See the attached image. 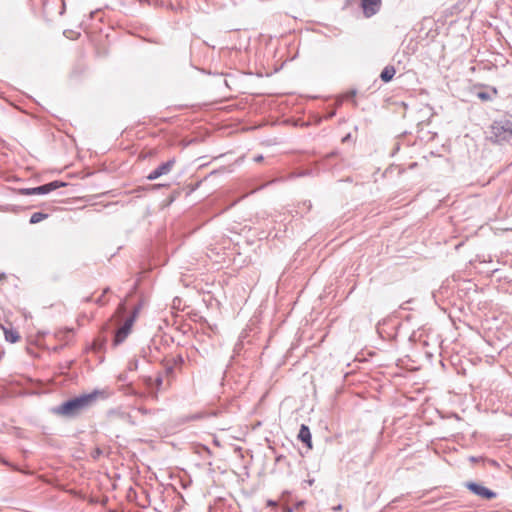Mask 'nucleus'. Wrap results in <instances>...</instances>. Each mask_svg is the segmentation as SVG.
<instances>
[{
  "mask_svg": "<svg viewBox=\"0 0 512 512\" xmlns=\"http://www.w3.org/2000/svg\"><path fill=\"white\" fill-rule=\"evenodd\" d=\"M105 392L95 389L91 393L82 394L77 397L68 399L62 404L52 408V412L65 418H75L83 411L92 407L99 396H104Z\"/></svg>",
  "mask_w": 512,
  "mask_h": 512,
  "instance_id": "obj_1",
  "label": "nucleus"
},
{
  "mask_svg": "<svg viewBox=\"0 0 512 512\" xmlns=\"http://www.w3.org/2000/svg\"><path fill=\"white\" fill-rule=\"evenodd\" d=\"M490 139L496 143L508 142L512 139V119L496 120L490 127Z\"/></svg>",
  "mask_w": 512,
  "mask_h": 512,
  "instance_id": "obj_2",
  "label": "nucleus"
},
{
  "mask_svg": "<svg viewBox=\"0 0 512 512\" xmlns=\"http://www.w3.org/2000/svg\"><path fill=\"white\" fill-rule=\"evenodd\" d=\"M67 186L66 182L55 180L49 183H46L41 186L33 187V188H22L19 189V194L22 195H45L48 194L58 188Z\"/></svg>",
  "mask_w": 512,
  "mask_h": 512,
  "instance_id": "obj_3",
  "label": "nucleus"
},
{
  "mask_svg": "<svg viewBox=\"0 0 512 512\" xmlns=\"http://www.w3.org/2000/svg\"><path fill=\"white\" fill-rule=\"evenodd\" d=\"M138 309H134L133 313L124 321L123 325L118 328L115 332L113 345L118 346L125 341L132 330V326L135 322Z\"/></svg>",
  "mask_w": 512,
  "mask_h": 512,
  "instance_id": "obj_4",
  "label": "nucleus"
},
{
  "mask_svg": "<svg viewBox=\"0 0 512 512\" xmlns=\"http://www.w3.org/2000/svg\"><path fill=\"white\" fill-rule=\"evenodd\" d=\"M464 486L473 494L486 500L494 499L497 496L494 491L476 482H466Z\"/></svg>",
  "mask_w": 512,
  "mask_h": 512,
  "instance_id": "obj_5",
  "label": "nucleus"
},
{
  "mask_svg": "<svg viewBox=\"0 0 512 512\" xmlns=\"http://www.w3.org/2000/svg\"><path fill=\"white\" fill-rule=\"evenodd\" d=\"M176 163L175 158H171L168 161L160 164L157 168L152 170L148 175L147 179L150 181L156 180L163 175H167L171 172Z\"/></svg>",
  "mask_w": 512,
  "mask_h": 512,
  "instance_id": "obj_6",
  "label": "nucleus"
},
{
  "mask_svg": "<svg viewBox=\"0 0 512 512\" xmlns=\"http://www.w3.org/2000/svg\"><path fill=\"white\" fill-rule=\"evenodd\" d=\"M361 7L366 18L377 14L381 7V0H361Z\"/></svg>",
  "mask_w": 512,
  "mask_h": 512,
  "instance_id": "obj_7",
  "label": "nucleus"
},
{
  "mask_svg": "<svg viewBox=\"0 0 512 512\" xmlns=\"http://www.w3.org/2000/svg\"><path fill=\"white\" fill-rule=\"evenodd\" d=\"M298 438L305 443L308 448H312V436L308 426L304 424L301 425Z\"/></svg>",
  "mask_w": 512,
  "mask_h": 512,
  "instance_id": "obj_8",
  "label": "nucleus"
},
{
  "mask_svg": "<svg viewBox=\"0 0 512 512\" xmlns=\"http://www.w3.org/2000/svg\"><path fill=\"white\" fill-rule=\"evenodd\" d=\"M395 73H396L395 67L393 65H387L382 70V72L380 74V79L383 82L388 83L393 79V77L395 76Z\"/></svg>",
  "mask_w": 512,
  "mask_h": 512,
  "instance_id": "obj_9",
  "label": "nucleus"
},
{
  "mask_svg": "<svg viewBox=\"0 0 512 512\" xmlns=\"http://www.w3.org/2000/svg\"><path fill=\"white\" fill-rule=\"evenodd\" d=\"M5 339L10 343H16L20 339L19 333L14 329H5Z\"/></svg>",
  "mask_w": 512,
  "mask_h": 512,
  "instance_id": "obj_10",
  "label": "nucleus"
},
{
  "mask_svg": "<svg viewBox=\"0 0 512 512\" xmlns=\"http://www.w3.org/2000/svg\"><path fill=\"white\" fill-rule=\"evenodd\" d=\"M48 217V214L42 213V212H35L30 217V224H37L41 222L42 220L46 219Z\"/></svg>",
  "mask_w": 512,
  "mask_h": 512,
  "instance_id": "obj_11",
  "label": "nucleus"
},
{
  "mask_svg": "<svg viewBox=\"0 0 512 512\" xmlns=\"http://www.w3.org/2000/svg\"><path fill=\"white\" fill-rule=\"evenodd\" d=\"M477 96H478V98H479V99H481V100H483V101L490 100V98H491V97H490V95H489V93H487V92H479V93L477 94Z\"/></svg>",
  "mask_w": 512,
  "mask_h": 512,
  "instance_id": "obj_12",
  "label": "nucleus"
},
{
  "mask_svg": "<svg viewBox=\"0 0 512 512\" xmlns=\"http://www.w3.org/2000/svg\"><path fill=\"white\" fill-rule=\"evenodd\" d=\"M162 383H163V379H162V377H160V376H159V377H157V378L155 379V384H156L157 389H160V387H161Z\"/></svg>",
  "mask_w": 512,
  "mask_h": 512,
  "instance_id": "obj_13",
  "label": "nucleus"
},
{
  "mask_svg": "<svg viewBox=\"0 0 512 512\" xmlns=\"http://www.w3.org/2000/svg\"><path fill=\"white\" fill-rule=\"evenodd\" d=\"M266 505L268 507H276L278 504L276 501L269 499V500H267Z\"/></svg>",
  "mask_w": 512,
  "mask_h": 512,
  "instance_id": "obj_14",
  "label": "nucleus"
},
{
  "mask_svg": "<svg viewBox=\"0 0 512 512\" xmlns=\"http://www.w3.org/2000/svg\"><path fill=\"white\" fill-rule=\"evenodd\" d=\"M262 160H263V156H262V155H258V156H256V157L254 158V161H255V162H260V161H262Z\"/></svg>",
  "mask_w": 512,
  "mask_h": 512,
  "instance_id": "obj_15",
  "label": "nucleus"
},
{
  "mask_svg": "<svg viewBox=\"0 0 512 512\" xmlns=\"http://www.w3.org/2000/svg\"><path fill=\"white\" fill-rule=\"evenodd\" d=\"M103 296H104V295H101V296L97 299V301H96V302H97L98 304H100V305H102V304H103Z\"/></svg>",
  "mask_w": 512,
  "mask_h": 512,
  "instance_id": "obj_16",
  "label": "nucleus"
},
{
  "mask_svg": "<svg viewBox=\"0 0 512 512\" xmlns=\"http://www.w3.org/2000/svg\"><path fill=\"white\" fill-rule=\"evenodd\" d=\"M341 509H342V505H341V504H339V505H337V506L333 507V510H334V511H340Z\"/></svg>",
  "mask_w": 512,
  "mask_h": 512,
  "instance_id": "obj_17",
  "label": "nucleus"
},
{
  "mask_svg": "<svg viewBox=\"0 0 512 512\" xmlns=\"http://www.w3.org/2000/svg\"><path fill=\"white\" fill-rule=\"evenodd\" d=\"M138 410H139V412H141L142 414H146V413H147V409H145V408H139Z\"/></svg>",
  "mask_w": 512,
  "mask_h": 512,
  "instance_id": "obj_18",
  "label": "nucleus"
},
{
  "mask_svg": "<svg viewBox=\"0 0 512 512\" xmlns=\"http://www.w3.org/2000/svg\"><path fill=\"white\" fill-rule=\"evenodd\" d=\"M284 511L285 512H293V509L291 507L287 506V507L284 508Z\"/></svg>",
  "mask_w": 512,
  "mask_h": 512,
  "instance_id": "obj_19",
  "label": "nucleus"
},
{
  "mask_svg": "<svg viewBox=\"0 0 512 512\" xmlns=\"http://www.w3.org/2000/svg\"><path fill=\"white\" fill-rule=\"evenodd\" d=\"M355 95H356V91H355V90L351 91V92L348 94V96H349V97H354Z\"/></svg>",
  "mask_w": 512,
  "mask_h": 512,
  "instance_id": "obj_20",
  "label": "nucleus"
},
{
  "mask_svg": "<svg viewBox=\"0 0 512 512\" xmlns=\"http://www.w3.org/2000/svg\"><path fill=\"white\" fill-rule=\"evenodd\" d=\"M108 291H109V288H106V289L103 291V294H102V295H104V294L108 293Z\"/></svg>",
  "mask_w": 512,
  "mask_h": 512,
  "instance_id": "obj_21",
  "label": "nucleus"
},
{
  "mask_svg": "<svg viewBox=\"0 0 512 512\" xmlns=\"http://www.w3.org/2000/svg\"><path fill=\"white\" fill-rule=\"evenodd\" d=\"M309 485H312L314 483V479H311L308 481Z\"/></svg>",
  "mask_w": 512,
  "mask_h": 512,
  "instance_id": "obj_22",
  "label": "nucleus"
},
{
  "mask_svg": "<svg viewBox=\"0 0 512 512\" xmlns=\"http://www.w3.org/2000/svg\"><path fill=\"white\" fill-rule=\"evenodd\" d=\"M470 460L473 461V462L477 461V459L475 457H471Z\"/></svg>",
  "mask_w": 512,
  "mask_h": 512,
  "instance_id": "obj_23",
  "label": "nucleus"
},
{
  "mask_svg": "<svg viewBox=\"0 0 512 512\" xmlns=\"http://www.w3.org/2000/svg\"><path fill=\"white\" fill-rule=\"evenodd\" d=\"M349 136L350 135H347L345 138H343V141L349 140Z\"/></svg>",
  "mask_w": 512,
  "mask_h": 512,
  "instance_id": "obj_24",
  "label": "nucleus"
},
{
  "mask_svg": "<svg viewBox=\"0 0 512 512\" xmlns=\"http://www.w3.org/2000/svg\"><path fill=\"white\" fill-rule=\"evenodd\" d=\"M349 136L350 135H347L345 138H343V141L349 140Z\"/></svg>",
  "mask_w": 512,
  "mask_h": 512,
  "instance_id": "obj_25",
  "label": "nucleus"
},
{
  "mask_svg": "<svg viewBox=\"0 0 512 512\" xmlns=\"http://www.w3.org/2000/svg\"><path fill=\"white\" fill-rule=\"evenodd\" d=\"M1 278H5V274L4 273L0 275V279Z\"/></svg>",
  "mask_w": 512,
  "mask_h": 512,
  "instance_id": "obj_26",
  "label": "nucleus"
},
{
  "mask_svg": "<svg viewBox=\"0 0 512 512\" xmlns=\"http://www.w3.org/2000/svg\"><path fill=\"white\" fill-rule=\"evenodd\" d=\"M99 454H100V450H99V449H97V451H96V455H99Z\"/></svg>",
  "mask_w": 512,
  "mask_h": 512,
  "instance_id": "obj_27",
  "label": "nucleus"
}]
</instances>
